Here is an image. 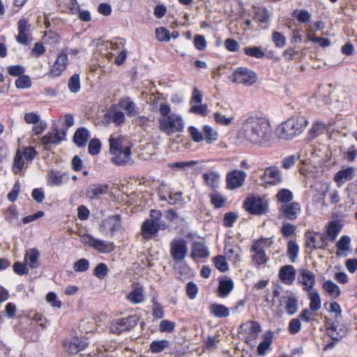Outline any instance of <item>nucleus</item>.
I'll list each match as a JSON object with an SVG mask.
<instances>
[{
  "mask_svg": "<svg viewBox=\"0 0 357 357\" xmlns=\"http://www.w3.org/2000/svg\"><path fill=\"white\" fill-rule=\"evenodd\" d=\"M234 283L231 280H223L220 282L219 293L220 296H226L233 289Z\"/></svg>",
  "mask_w": 357,
  "mask_h": 357,
  "instance_id": "44",
  "label": "nucleus"
},
{
  "mask_svg": "<svg viewBox=\"0 0 357 357\" xmlns=\"http://www.w3.org/2000/svg\"><path fill=\"white\" fill-rule=\"evenodd\" d=\"M290 284V265L282 266L279 272V282L276 284L274 295L284 298L285 308L287 313L290 314V296L287 294L288 289L284 285Z\"/></svg>",
  "mask_w": 357,
  "mask_h": 357,
  "instance_id": "4",
  "label": "nucleus"
},
{
  "mask_svg": "<svg viewBox=\"0 0 357 357\" xmlns=\"http://www.w3.org/2000/svg\"><path fill=\"white\" fill-rule=\"evenodd\" d=\"M160 230V225L153 220H145L141 227V232L144 238L149 239Z\"/></svg>",
  "mask_w": 357,
  "mask_h": 357,
  "instance_id": "21",
  "label": "nucleus"
},
{
  "mask_svg": "<svg viewBox=\"0 0 357 357\" xmlns=\"http://www.w3.org/2000/svg\"><path fill=\"white\" fill-rule=\"evenodd\" d=\"M89 268V261L86 259H81L74 263L73 268L76 272H84Z\"/></svg>",
  "mask_w": 357,
  "mask_h": 357,
  "instance_id": "59",
  "label": "nucleus"
},
{
  "mask_svg": "<svg viewBox=\"0 0 357 357\" xmlns=\"http://www.w3.org/2000/svg\"><path fill=\"white\" fill-rule=\"evenodd\" d=\"M241 134L247 142L256 147L267 148L276 142L270 121L265 117L248 118L243 124Z\"/></svg>",
  "mask_w": 357,
  "mask_h": 357,
  "instance_id": "1",
  "label": "nucleus"
},
{
  "mask_svg": "<svg viewBox=\"0 0 357 357\" xmlns=\"http://www.w3.org/2000/svg\"><path fill=\"white\" fill-rule=\"evenodd\" d=\"M60 36L52 31L45 32L43 36V40L48 44H58L60 42Z\"/></svg>",
  "mask_w": 357,
  "mask_h": 357,
  "instance_id": "53",
  "label": "nucleus"
},
{
  "mask_svg": "<svg viewBox=\"0 0 357 357\" xmlns=\"http://www.w3.org/2000/svg\"><path fill=\"white\" fill-rule=\"evenodd\" d=\"M204 140L207 144H212L218 139V132L210 126L206 125L203 128Z\"/></svg>",
  "mask_w": 357,
  "mask_h": 357,
  "instance_id": "41",
  "label": "nucleus"
},
{
  "mask_svg": "<svg viewBox=\"0 0 357 357\" xmlns=\"http://www.w3.org/2000/svg\"><path fill=\"white\" fill-rule=\"evenodd\" d=\"M261 179L265 183L272 185H277L282 181L280 171L276 167H267L261 176Z\"/></svg>",
  "mask_w": 357,
  "mask_h": 357,
  "instance_id": "19",
  "label": "nucleus"
},
{
  "mask_svg": "<svg viewBox=\"0 0 357 357\" xmlns=\"http://www.w3.org/2000/svg\"><path fill=\"white\" fill-rule=\"evenodd\" d=\"M139 321L137 315H130L127 317L114 321L111 325V331L114 333L120 334L126 331H130L137 325Z\"/></svg>",
  "mask_w": 357,
  "mask_h": 357,
  "instance_id": "11",
  "label": "nucleus"
},
{
  "mask_svg": "<svg viewBox=\"0 0 357 357\" xmlns=\"http://www.w3.org/2000/svg\"><path fill=\"white\" fill-rule=\"evenodd\" d=\"M280 218H290V190L281 189L276 195Z\"/></svg>",
  "mask_w": 357,
  "mask_h": 357,
  "instance_id": "12",
  "label": "nucleus"
},
{
  "mask_svg": "<svg viewBox=\"0 0 357 357\" xmlns=\"http://www.w3.org/2000/svg\"><path fill=\"white\" fill-rule=\"evenodd\" d=\"M169 342L167 340L153 341L151 343L149 349L153 353H160L169 347Z\"/></svg>",
  "mask_w": 357,
  "mask_h": 357,
  "instance_id": "43",
  "label": "nucleus"
},
{
  "mask_svg": "<svg viewBox=\"0 0 357 357\" xmlns=\"http://www.w3.org/2000/svg\"><path fill=\"white\" fill-rule=\"evenodd\" d=\"M126 298L133 304L141 303L144 300V289L137 284L134 289L126 296Z\"/></svg>",
  "mask_w": 357,
  "mask_h": 357,
  "instance_id": "27",
  "label": "nucleus"
},
{
  "mask_svg": "<svg viewBox=\"0 0 357 357\" xmlns=\"http://www.w3.org/2000/svg\"><path fill=\"white\" fill-rule=\"evenodd\" d=\"M15 84L17 89H29L31 86V81L29 76L23 75L15 80Z\"/></svg>",
  "mask_w": 357,
  "mask_h": 357,
  "instance_id": "50",
  "label": "nucleus"
},
{
  "mask_svg": "<svg viewBox=\"0 0 357 357\" xmlns=\"http://www.w3.org/2000/svg\"><path fill=\"white\" fill-rule=\"evenodd\" d=\"M272 40L278 47H283L286 44L285 37L278 31L273 33Z\"/></svg>",
  "mask_w": 357,
  "mask_h": 357,
  "instance_id": "60",
  "label": "nucleus"
},
{
  "mask_svg": "<svg viewBox=\"0 0 357 357\" xmlns=\"http://www.w3.org/2000/svg\"><path fill=\"white\" fill-rule=\"evenodd\" d=\"M105 116L116 126L121 125L125 121L124 113L116 105L111 107L107 112Z\"/></svg>",
  "mask_w": 357,
  "mask_h": 357,
  "instance_id": "23",
  "label": "nucleus"
},
{
  "mask_svg": "<svg viewBox=\"0 0 357 357\" xmlns=\"http://www.w3.org/2000/svg\"><path fill=\"white\" fill-rule=\"evenodd\" d=\"M107 192L108 185L97 184L90 186L86 194L90 199H98L100 196L107 194Z\"/></svg>",
  "mask_w": 357,
  "mask_h": 357,
  "instance_id": "30",
  "label": "nucleus"
},
{
  "mask_svg": "<svg viewBox=\"0 0 357 357\" xmlns=\"http://www.w3.org/2000/svg\"><path fill=\"white\" fill-rule=\"evenodd\" d=\"M326 129V125L322 122H315L312 124V128L309 130L307 135L310 139H314L316 137L324 133Z\"/></svg>",
  "mask_w": 357,
  "mask_h": 357,
  "instance_id": "42",
  "label": "nucleus"
},
{
  "mask_svg": "<svg viewBox=\"0 0 357 357\" xmlns=\"http://www.w3.org/2000/svg\"><path fill=\"white\" fill-rule=\"evenodd\" d=\"M24 167H26L24 160L23 159V154L20 150H17L14 157L12 170L14 174H20L22 172V169Z\"/></svg>",
  "mask_w": 357,
  "mask_h": 357,
  "instance_id": "37",
  "label": "nucleus"
},
{
  "mask_svg": "<svg viewBox=\"0 0 357 357\" xmlns=\"http://www.w3.org/2000/svg\"><path fill=\"white\" fill-rule=\"evenodd\" d=\"M119 106L126 111L128 116H134L138 113L137 105L128 97L121 98L119 102Z\"/></svg>",
  "mask_w": 357,
  "mask_h": 357,
  "instance_id": "26",
  "label": "nucleus"
},
{
  "mask_svg": "<svg viewBox=\"0 0 357 357\" xmlns=\"http://www.w3.org/2000/svg\"><path fill=\"white\" fill-rule=\"evenodd\" d=\"M306 245L310 249H320L324 248L326 241V236L320 233L307 231L305 234Z\"/></svg>",
  "mask_w": 357,
  "mask_h": 357,
  "instance_id": "17",
  "label": "nucleus"
},
{
  "mask_svg": "<svg viewBox=\"0 0 357 357\" xmlns=\"http://www.w3.org/2000/svg\"><path fill=\"white\" fill-rule=\"evenodd\" d=\"M68 88L73 93H77L80 89L79 77L77 74L73 75L69 79Z\"/></svg>",
  "mask_w": 357,
  "mask_h": 357,
  "instance_id": "54",
  "label": "nucleus"
},
{
  "mask_svg": "<svg viewBox=\"0 0 357 357\" xmlns=\"http://www.w3.org/2000/svg\"><path fill=\"white\" fill-rule=\"evenodd\" d=\"M38 257V250L36 248H32L26 250L24 258L26 264L31 268H37L39 265Z\"/></svg>",
  "mask_w": 357,
  "mask_h": 357,
  "instance_id": "35",
  "label": "nucleus"
},
{
  "mask_svg": "<svg viewBox=\"0 0 357 357\" xmlns=\"http://www.w3.org/2000/svg\"><path fill=\"white\" fill-rule=\"evenodd\" d=\"M101 143L98 139H93L90 141L88 151L91 155H96L100 152Z\"/></svg>",
  "mask_w": 357,
  "mask_h": 357,
  "instance_id": "61",
  "label": "nucleus"
},
{
  "mask_svg": "<svg viewBox=\"0 0 357 357\" xmlns=\"http://www.w3.org/2000/svg\"><path fill=\"white\" fill-rule=\"evenodd\" d=\"M351 238L348 236H342L336 244L337 255L347 257L350 251Z\"/></svg>",
  "mask_w": 357,
  "mask_h": 357,
  "instance_id": "25",
  "label": "nucleus"
},
{
  "mask_svg": "<svg viewBox=\"0 0 357 357\" xmlns=\"http://www.w3.org/2000/svg\"><path fill=\"white\" fill-rule=\"evenodd\" d=\"M323 289L331 297L337 298L341 294L340 288L332 280H326L323 284Z\"/></svg>",
  "mask_w": 357,
  "mask_h": 357,
  "instance_id": "33",
  "label": "nucleus"
},
{
  "mask_svg": "<svg viewBox=\"0 0 357 357\" xmlns=\"http://www.w3.org/2000/svg\"><path fill=\"white\" fill-rule=\"evenodd\" d=\"M89 137V132L85 128H78L73 136V141L79 147L85 146Z\"/></svg>",
  "mask_w": 357,
  "mask_h": 357,
  "instance_id": "31",
  "label": "nucleus"
},
{
  "mask_svg": "<svg viewBox=\"0 0 357 357\" xmlns=\"http://www.w3.org/2000/svg\"><path fill=\"white\" fill-rule=\"evenodd\" d=\"M209 256L207 247L202 242H194L192 245L190 257L193 259L206 258Z\"/></svg>",
  "mask_w": 357,
  "mask_h": 357,
  "instance_id": "24",
  "label": "nucleus"
},
{
  "mask_svg": "<svg viewBox=\"0 0 357 357\" xmlns=\"http://www.w3.org/2000/svg\"><path fill=\"white\" fill-rule=\"evenodd\" d=\"M255 19L262 23H266L269 20L268 10L265 8H258L255 13Z\"/></svg>",
  "mask_w": 357,
  "mask_h": 357,
  "instance_id": "57",
  "label": "nucleus"
},
{
  "mask_svg": "<svg viewBox=\"0 0 357 357\" xmlns=\"http://www.w3.org/2000/svg\"><path fill=\"white\" fill-rule=\"evenodd\" d=\"M6 221L11 224H14L18 220V212L15 206H12L8 208L5 215Z\"/></svg>",
  "mask_w": 357,
  "mask_h": 357,
  "instance_id": "49",
  "label": "nucleus"
},
{
  "mask_svg": "<svg viewBox=\"0 0 357 357\" xmlns=\"http://www.w3.org/2000/svg\"><path fill=\"white\" fill-rule=\"evenodd\" d=\"M246 174L241 170H234L227 173L226 181L227 188L229 189H236L240 188L244 183Z\"/></svg>",
  "mask_w": 357,
  "mask_h": 357,
  "instance_id": "15",
  "label": "nucleus"
},
{
  "mask_svg": "<svg viewBox=\"0 0 357 357\" xmlns=\"http://www.w3.org/2000/svg\"><path fill=\"white\" fill-rule=\"evenodd\" d=\"M18 34L16 36V40L24 45H27L31 39L30 33V25L28 20L21 19L17 23Z\"/></svg>",
  "mask_w": 357,
  "mask_h": 357,
  "instance_id": "14",
  "label": "nucleus"
},
{
  "mask_svg": "<svg viewBox=\"0 0 357 357\" xmlns=\"http://www.w3.org/2000/svg\"><path fill=\"white\" fill-rule=\"evenodd\" d=\"M63 176L58 172L51 171L48 174V183L52 185H59L62 183Z\"/></svg>",
  "mask_w": 357,
  "mask_h": 357,
  "instance_id": "56",
  "label": "nucleus"
},
{
  "mask_svg": "<svg viewBox=\"0 0 357 357\" xmlns=\"http://www.w3.org/2000/svg\"><path fill=\"white\" fill-rule=\"evenodd\" d=\"M299 282L303 285L304 289L307 291L315 289V275L308 269L303 268L299 271Z\"/></svg>",
  "mask_w": 357,
  "mask_h": 357,
  "instance_id": "18",
  "label": "nucleus"
},
{
  "mask_svg": "<svg viewBox=\"0 0 357 357\" xmlns=\"http://www.w3.org/2000/svg\"><path fill=\"white\" fill-rule=\"evenodd\" d=\"M244 52L245 54L255 57L257 59H261L265 56V53L259 47H246L244 48Z\"/></svg>",
  "mask_w": 357,
  "mask_h": 357,
  "instance_id": "47",
  "label": "nucleus"
},
{
  "mask_svg": "<svg viewBox=\"0 0 357 357\" xmlns=\"http://www.w3.org/2000/svg\"><path fill=\"white\" fill-rule=\"evenodd\" d=\"M307 125V121L305 116L298 114L294 116L291 125V130H294V132H291V135H300L304 130Z\"/></svg>",
  "mask_w": 357,
  "mask_h": 357,
  "instance_id": "28",
  "label": "nucleus"
},
{
  "mask_svg": "<svg viewBox=\"0 0 357 357\" xmlns=\"http://www.w3.org/2000/svg\"><path fill=\"white\" fill-rule=\"evenodd\" d=\"M209 310L211 314L218 318H225L229 316V310L222 304L213 303Z\"/></svg>",
  "mask_w": 357,
  "mask_h": 357,
  "instance_id": "34",
  "label": "nucleus"
},
{
  "mask_svg": "<svg viewBox=\"0 0 357 357\" xmlns=\"http://www.w3.org/2000/svg\"><path fill=\"white\" fill-rule=\"evenodd\" d=\"M261 332V328L259 322L248 321L243 323L238 328V333L241 337L248 344L254 345V341Z\"/></svg>",
  "mask_w": 357,
  "mask_h": 357,
  "instance_id": "5",
  "label": "nucleus"
},
{
  "mask_svg": "<svg viewBox=\"0 0 357 357\" xmlns=\"http://www.w3.org/2000/svg\"><path fill=\"white\" fill-rule=\"evenodd\" d=\"M342 225L337 221H332L328 225L326 235L332 241L335 240L339 233L341 231Z\"/></svg>",
  "mask_w": 357,
  "mask_h": 357,
  "instance_id": "38",
  "label": "nucleus"
},
{
  "mask_svg": "<svg viewBox=\"0 0 357 357\" xmlns=\"http://www.w3.org/2000/svg\"><path fill=\"white\" fill-rule=\"evenodd\" d=\"M175 323L169 320H162L159 326L160 332L171 333L174 330Z\"/></svg>",
  "mask_w": 357,
  "mask_h": 357,
  "instance_id": "64",
  "label": "nucleus"
},
{
  "mask_svg": "<svg viewBox=\"0 0 357 357\" xmlns=\"http://www.w3.org/2000/svg\"><path fill=\"white\" fill-rule=\"evenodd\" d=\"M183 194L181 192H169L168 195V198L167 199L165 196L160 195V200H167L168 203L171 205L178 204L182 202L183 201Z\"/></svg>",
  "mask_w": 357,
  "mask_h": 357,
  "instance_id": "46",
  "label": "nucleus"
},
{
  "mask_svg": "<svg viewBox=\"0 0 357 357\" xmlns=\"http://www.w3.org/2000/svg\"><path fill=\"white\" fill-rule=\"evenodd\" d=\"M244 209L252 215H261L268 211V203L265 199L259 196L248 197L243 202Z\"/></svg>",
  "mask_w": 357,
  "mask_h": 357,
  "instance_id": "6",
  "label": "nucleus"
},
{
  "mask_svg": "<svg viewBox=\"0 0 357 357\" xmlns=\"http://www.w3.org/2000/svg\"><path fill=\"white\" fill-rule=\"evenodd\" d=\"M108 268L105 264L100 263L93 271V274L99 279H103L107 274Z\"/></svg>",
  "mask_w": 357,
  "mask_h": 357,
  "instance_id": "58",
  "label": "nucleus"
},
{
  "mask_svg": "<svg viewBox=\"0 0 357 357\" xmlns=\"http://www.w3.org/2000/svg\"><path fill=\"white\" fill-rule=\"evenodd\" d=\"M292 15L301 23L307 22L311 18L310 13L306 10H295Z\"/></svg>",
  "mask_w": 357,
  "mask_h": 357,
  "instance_id": "51",
  "label": "nucleus"
},
{
  "mask_svg": "<svg viewBox=\"0 0 357 357\" xmlns=\"http://www.w3.org/2000/svg\"><path fill=\"white\" fill-rule=\"evenodd\" d=\"M80 241L84 245H87L101 253H109L114 250L112 243L96 239L90 234L81 236Z\"/></svg>",
  "mask_w": 357,
  "mask_h": 357,
  "instance_id": "9",
  "label": "nucleus"
},
{
  "mask_svg": "<svg viewBox=\"0 0 357 357\" xmlns=\"http://www.w3.org/2000/svg\"><path fill=\"white\" fill-rule=\"evenodd\" d=\"M190 112L206 116L208 114V106L206 104L199 105H193L190 109Z\"/></svg>",
  "mask_w": 357,
  "mask_h": 357,
  "instance_id": "62",
  "label": "nucleus"
},
{
  "mask_svg": "<svg viewBox=\"0 0 357 357\" xmlns=\"http://www.w3.org/2000/svg\"><path fill=\"white\" fill-rule=\"evenodd\" d=\"M241 253L240 248L231 243H226L225 254L229 260L233 261L238 259Z\"/></svg>",
  "mask_w": 357,
  "mask_h": 357,
  "instance_id": "40",
  "label": "nucleus"
},
{
  "mask_svg": "<svg viewBox=\"0 0 357 357\" xmlns=\"http://www.w3.org/2000/svg\"><path fill=\"white\" fill-rule=\"evenodd\" d=\"M273 334L271 331H266L263 335V340L257 347V353L259 355H264L268 349H269L272 341Z\"/></svg>",
  "mask_w": 357,
  "mask_h": 357,
  "instance_id": "29",
  "label": "nucleus"
},
{
  "mask_svg": "<svg viewBox=\"0 0 357 357\" xmlns=\"http://www.w3.org/2000/svg\"><path fill=\"white\" fill-rule=\"evenodd\" d=\"M229 79L234 83L242 84L249 86L257 82V75L250 69L240 67L229 76Z\"/></svg>",
  "mask_w": 357,
  "mask_h": 357,
  "instance_id": "7",
  "label": "nucleus"
},
{
  "mask_svg": "<svg viewBox=\"0 0 357 357\" xmlns=\"http://www.w3.org/2000/svg\"><path fill=\"white\" fill-rule=\"evenodd\" d=\"M68 62L66 50H62L58 55L56 60L54 63L51 73L54 76H59L66 69Z\"/></svg>",
  "mask_w": 357,
  "mask_h": 357,
  "instance_id": "20",
  "label": "nucleus"
},
{
  "mask_svg": "<svg viewBox=\"0 0 357 357\" xmlns=\"http://www.w3.org/2000/svg\"><path fill=\"white\" fill-rule=\"evenodd\" d=\"M213 262L215 267L221 272H226L229 269L226 259L222 255H218L213 258Z\"/></svg>",
  "mask_w": 357,
  "mask_h": 357,
  "instance_id": "48",
  "label": "nucleus"
},
{
  "mask_svg": "<svg viewBox=\"0 0 357 357\" xmlns=\"http://www.w3.org/2000/svg\"><path fill=\"white\" fill-rule=\"evenodd\" d=\"M188 132L194 142H201L204 140V134L196 127L190 126L188 128Z\"/></svg>",
  "mask_w": 357,
  "mask_h": 357,
  "instance_id": "55",
  "label": "nucleus"
},
{
  "mask_svg": "<svg viewBox=\"0 0 357 357\" xmlns=\"http://www.w3.org/2000/svg\"><path fill=\"white\" fill-rule=\"evenodd\" d=\"M66 130L54 128L52 131L45 135L41 141L45 146L50 144H59L66 140Z\"/></svg>",
  "mask_w": 357,
  "mask_h": 357,
  "instance_id": "13",
  "label": "nucleus"
},
{
  "mask_svg": "<svg viewBox=\"0 0 357 357\" xmlns=\"http://www.w3.org/2000/svg\"><path fill=\"white\" fill-rule=\"evenodd\" d=\"M355 168L353 167H347L338 171L334 176V181L340 187L347 181L351 180L355 174Z\"/></svg>",
  "mask_w": 357,
  "mask_h": 357,
  "instance_id": "22",
  "label": "nucleus"
},
{
  "mask_svg": "<svg viewBox=\"0 0 357 357\" xmlns=\"http://www.w3.org/2000/svg\"><path fill=\"white\" fill-rule=\"evenodd\" d=\"M209 197L211 204L216 208L223 207L226 203V198L217 192L211 193Z\"/></svg>",
  "mask_w": 357,
  "mask_h": 357,
  "instance_id": "45",
  "label": "nucleus"
},
{
  "mask_svg": "<svg viewBox=\"0 0 357 357\" xmlns=\"http://www.w3.org/2000/svg\"><path fill=\"white\" fill-rule=\"evenodd\" d=\"M310 300V310L317 312L321 307V300L320 295L317 289H311L307 291Z\"/></svg>",
  "mask_w": 357,
  "mask_h": 357,
  "instance_id": "32",
  "label": "nucleus"
},
{
  "mask_svg": "<svg viewBox=\"0 0 357 357\" xmlns=\"http://www.w3.org/2000/svg\"><path fill=\"white\" fill-rule=\"evenodd\" d=\"M188 252V242L185 239L177 238L172 240L169 244V253L174 261H183Z\"/></svg>",
  "mask_w": 357,
  "mask_h": 357,
  "instance_id": "8",
  "label": "nucleus"
},
{
  "mask_svg": "<svg viewBox=\"0 0 357 357\" xmlns=\"http://www.w3.org/2000/svg\"><path fill=\"white\" fill-rule=\"evenodd\" d=\"M124 138L121 136H111L109 139L111 161L117 165H125L130 160V147L123 145Z\"/></svg>",
  "mask_w": 357,
  "mask_h": 357,
  "instance_id": "3",
  "label": "nucleus"
},
{
  "mask_svg": "<svg viewBox=\"0 0 357 357\" xmlns=\"http://www.w3.org/2000/svg\"><path fill=\"white\" fill-rule=\"evenodd\" d=\"M290 131V124L289 121H285L278 126L275 130L277 138L278 139L288 140Z\"/></svg>",
  "mask_w": 357,
  "mask_h": 357,
  "instance_id": "36",
  "label": "nucleus"
},
{
  "mask_svg": "<svg viewBox=\"0 0 357 357\" xmlns=\"http://www.w3.org/2000/svg\"><path fill=\"white\" fill-rule=\"evenodd\" d=\"M88 345L85 338L74 337L70 340L65 342L63 346L66 351L70 354H76L84 350Z\"/></svg>",
  "mask_w": 357,
  "mask_h": 357,
  "instance_id": "16",
  "label": "nucleus"
},
{
  "mask_svg": "<svg viewBox=\"0 0 357 357\" xmlns=\"http://www.w3.org/2000/svg\"><path fill=\"white\" fill-rule=\"evenodd\" d=\"M206 184L213 189H215L219 185L220 175L215 172H210L203 175Z\"/></svg>",
  "mask_w": 357,
  "mask_h": 357,
  "instance_id": "39",
  "label": "nucleus"
},
{
  "mask_svg": "<svg viewBox=\"0 0 357 357\" xmlns=\"http://www.w3.org/2000/svg\"><path fill=\"white\" fill-rule=\"evenodd\" d=\"M272 243L270 238H262L259 241H255L251 248V251L253 252L252 256V260L258 265H262L267 262L268 257L264 252L266 245H269Z\"/></svg>",
  "mask_w": 357,
  "mask_h": 357,
  "instance_id": "10",
  "label": "nucleus"
},
{
  "mask_svg": "<svg viewBox=\"0 0 357 357\" xmlns=\"http://www.w3.org/2000/svg\"><path fill=\"white\" fill-rule=\"evenodd\" d=\"M214 118L218 123L223 126H228L231 124L234 119V118L231 116L227 117L219 112H215L214 114Z\"/></svg>",
  "mask_w": 357,
  "mask_h": 357,
  "instance_id": "63",
  "label": "nucleus"
},
{
  "mask_svg": "<svg viewBox=\"0 0 357 357\" xmlns=\"http://www.w3.org/2000/svg\"><path fill=\"white\" fill-rule=\"evenodd\" d=\"M156 39L159 41H169L170 40V33L165 27L160 26L155 31Z\"/></svg>",
  "mask_w": 357,
  "mask_h": 357,
  "instance_id": "52",
  "label": "nucleus"
},
{
  "mask_svg": "<svg viewBox=\"0 0 357 357\" xmlns=\"http://www.w3.org/2000/svg\"><path fill=\"white\" fill-rule=\"evenodd\" d=\"M169 105L162 104L159 108L160 117L158 119V128L160 132L169 136L183 130L185 123L183 117L175 113H170Z\"/></svg>",
  "mask_w": 357,
  "mask_h": 357,
  "instance_id": "2",
  "label": "nucleus"
}]
</instances>
